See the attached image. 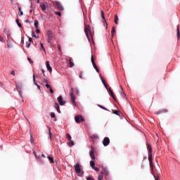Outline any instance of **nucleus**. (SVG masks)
Segmentation results:
<instances>
[{"instance_id":"1","label":"nucleus","mask_w":180,"mask_h":180,"mask_svg":"<svg viewBox=\"0 0 180 180\" xmlns=\"http://www.w3.org/2000/svg\"><path fill=\"white\" fill-rule=\"evenodd\" d=\"M147 149L148 153V161H149V165L151 168V171L154 170V164H153V149L151 148V145L148 144L147 145Z\"/></svg>"},{"instance_id":"2","label":"nucleus","mask_w":180,"mask_h":180,"mask_svg":"<svg viewBox=\"0 0 180 180\" xmlns=\"http://www.w3.org/2000/svg\"><path fill=\"white\" fill-rule=\"evenodd\" d=\"M74 167L77 175H78V176H82V175H84V171L81 169V165H79V163H77Z\"/></svg>"},{"instance_id":"3","label":"nucleus","mask_w":180,"mask_h":180,"mask_svg":"<svg viewBox=\"0 0 180 180\" xmlns=\"http://www.w3.org/2000/svg\"><path fill=\"white\" fill-rule=\"evenodd\" d=\"M101 174H103V177L104 175V179L105 180H108L109 179V175H110V172H109V169H108V167H103V172H101L99 175H101Z\"/></svg>"},{"instance_id":"4","label":"nucleus","mask_w":180,"mask_h":180,"mask_svg":"<svg viewBox=\"0 0 180 180\" xmlns=\"http://www.w3.org/2000/svg\"><path fill=\"white\" fill-rule=\"evenodd\" d=\"M84 32L86 37L89 39V36L92 37V32H91V27L89 25H85L84 26Z\"/></svg>"},{"instance_id":"5","label":"nucleus","mask_w":180,"mask_h":180,"mask_svg":"<svg viewBox=\"0 0 180 180\" xmlns=\"http://www.w3.org/2000/svg\"><path fill=\"white\" fill-rule=\"evenodd\" d=\"M70 101L72 105H76L75 103V96L74 95V88H72L70 91Z\"/></svg>"},{"instance_id":"6","label":"nucleus","mask_w":180,"mask_h":180,"mask_svg":"<svg viewBox=\"0 0 180 180\" xmlns=\"http://www.w3.org/2000/svg\"><path fill=\"white\" fill-rule=\"evenodd\" d=\"M48 43H51V40L54 39V34L51 30L47 31Z\"/></svg>"},{"instance_id":"7","label":"nucleus","mask_w":180,"mask_h":180,"mask_svg":"<svg viewBox=\"0 0 180 180\" xmlns=\"http://www.w3.org/2000/svg\"><path fill=\"white\" fill-rule=\"evenodd\" d=\"M75 120L76 123H81L82 122H85V119L81 115H77L75 117Z\"/></svg>"},{"instance_id":"8","label":"nucleus","mask_w":180,"mask_h":180,"mask_svg":"<svg viewBox=\"0 0 180 180\" xmlns=\"http://www.w3.org/2000/svg\"><path fill=\"white\" fill-rule=\"evenodd\" d=\"M55 5H56V8L58 9V11H64V7H63V6L61 5V3H60L59 1H56Z\"/></svg>"},{"instance_id":"9","label":"nucleus","mask_w":180,"mask_h":180,"mask_svg":"<svg viewBox=\"0 0 180 180\" xmlns=\"http://www.w3.org/2000/svg\"><path fill=\"white\" fill-rule=\"evenodd\" d=\"M89 154L91 160H95V150L94 149V146H91Z\"/></svg>"},{"instance_id":"10","label":"nucleus","mask_w":180,"mask_h":180,"mask_svg":"<svg viewBox=\"0 0 180 180\" xmlns=\"http://www.w3.org/2000/svg\"><path fill=\"white\" fill-rule=\"evenodd\" d=\"M103 144L105 147L109 146V144H110V139H109V138L108 137L104 138L103 141Z\"/></svg>"},{"instance_id":"11","label":"nucleus","mask_w":180,"mask_h":180,"mask_svg":"<svg viewBox=\"0 0 180 180\" xmlns=\"http://www.w3.org/2000/svg\"><path fill=\"white\" fill-rule=\"evenodd\" d=\"M58 101L59 103V105H60V106H64V105H65V101H63V96H59L58 97Z\"/></svg>"},{"instance_id":"12","label":"nucleus","mask_w":180,"mask_h":180,"mask_svg":"<svg viewBox=\"0 0 180 180\" xmlns=\"http://www.w3.org/2000/svg\"><path fill=\"white\" fill-rule=\"evenodd\" d=\"M39 6H40L41 11H43V12L46 13V11H47V6H46V4L44 3L41 2L39 4Z\"/></svg>"},{"instance_id":"13","label":"nucleus","mask_w":180,"mask_h":180,"mask_svg":"<svg viewBox=\"0 0 180 180\" xmlns=\"http://www.w3.org/2000/svg\"><path fill=\"white\" fill-rule=\"evenodd\" d=\"M91 63H92L94 68H95L96 71L97 72H99V69L98 68V66H96V63H95V60H94V56H91Z\"/></svg>"},{"instance_id":"14","label":"nucleus","mask_w":180,"mask_h":180,"mask_svg":"<svg viewBox=\"0 0 180 180\" xmlns=\"http://www.w3.org/2000/svg\"><path fill=\"white\" fill-rule=\"evenodd\" d=\"M46 68L48 71H49V72H51L53 71V69L51 68V66H50V62L46 61Z\"/></svg>"},{"instance_id":"15","label":"nucleus","mask_w":180,"mask_h":180,"mask_svg":"<svg viewBox=\"0 0 180 180\" xmlns=\"http://www.w3.org/2000/svg\"><path fill=\"white\" fill-rule=\"evenodd\" d=\"M108 91L114 101H116V97L115 96V94L113 93V91H112V89L109 88Z\"/></svg>"},{"instance_id":"16","label":"nucleus","mask_w":180,"mask_h":180,"mask_svg":"<svg viewBox=\"0 0 180 180\" xmlns=\"http://www.w3.org/2000/svg\"><path fill=\"white\" fill-rule=\"evenodd\" d=\"M16 89L18 92L19 93V95H20L21 98H23V96H22V87L17 86Z\"/></svg>"},{"instance_id":"17","label":"nucleus","mask_w":180,"mask_h":180,"mask_svg":"<svg viewBox=\"0 0 180 180\" xmlns=\"http://www.w3.org/2000/svg\"><path fill=\"white\" fill-rule=\"evenodd\" d=\"M7 47L8 49H12L13 47V44L12 43V41H8Z\"/></svg>"},{"instance_id":"18","label":"nucleus","mask_w":180,"mask_h":180,"mask_svg":"<svg viewBox=\"0 0 180 180\" xmlns=\"http://www.w3.org/2000/svg\"><path fill=\"white\" fill-rule=\"evenodd\" d=\"M69 64L70 68H72L75 65V64L72 63V58H69Z\"/></svg>"},{"instance_id":"19","label":"nucleus","mask_w":180,"mask_h":180,"mask_svg":"<svg viewBox=\"0 0 180 180\" xmlns=\"http://www.w3.org/2000/svg\"><path fill=\"white\" fill-rule=\"evenodd\" d=\"M118 20H119V18L117 17V15H115V20H114L115 25H119Z\"/></svg>"},{"instance_id":"20","label":"nucleus","mask_w":180,"mask_h":180,"mask_svg":"<svg viewBox=\"0 0 180 180\" xmlns=\"http://www.w3.org/2000/svg\"><path fill=\"white\" fill-rule=\"evenodd\" d=\"M33 81H34V85H37V88H39V89H40V86H39V85L37 84V83H36V76H35L34 75H33Z\"/></svg>"},{"instance_id":"21","label":"nucleus","mask_w":180,"mask_h":180,"mask_svg":"<svg viewBox=\"0 0 180 180\" xmlns=\"http://www.w3.org/2000/svg\"><path fill=\"white\" fill-rule=\"evenodd\" d=\"M48 159H49V160L50 161V162H51V164H54V158H53L51 157V156H48Z\"/></svg>"},{"instance_id":"22","label":"nucleus","mask_w":180,"mask_h":180,"mask_svg":"<svg viewBox=\"0 0 180 180\" xmlns=\"http://www.w3.org/2000/svg\"><path fill=\"white\" fill-rule=\"evenodd\" d=\"M34 25V27L36 29H39V21L38 20H35Z\"/></svg>"},{"instance_id":"23","label":"nucleus","mask_w":180,"mask_h":180,"mask_svg":"<svg viewBox=\"0 0 180 180\" xmlns=\"http://www.w3.org/2000/svg\"><path fill=\"white\" fill-rule=\"evenodd\" d=\"M103 179V173H101L100 175L98 176V180H102Z\"/></svg>"},{"instance_id":"24","label":"nucleus","mask_w":180,"mask_h":180,"mask_svg":"<svg viewBox=\"0 0 180 180\" xmlns=\"http://www.w3.org/2000/svg\"><path fill=\"white\" fill-rule=\"evenodd\" d=\"M90 167H91V168L95 167V161L94 160L90 161Z\"/></svg>"},{"instance_id":"25","label":"nucleus","mask_w":180,"mask_h":180,"mask_svg":"<svg viewBox=\"0 0 180 180\" xmlns=\"http://www.w3.org/2000/svg\"><path fill=\"white\" fill-rule=\"evenodd\" d=\"M101 18L105 22H106V20L105 19V12L103 11H101Z\"/></svg>"},{"instance_id":"26","label":"nucleus","mask_w":180,"mask_h":180,"mask_svg":"<svg viewBox=\"0 0 180 180\" xmlns=\"http://www.w3.org/2000/svg\"><path fill=\"white\" fill-rule=\"evenodd\" d=\"M180 33H179V27H177V39L179 40Z\"/></svg>"},{"instance_id":"27","label":"nucleus","mask_w":180,"mask_h":180,"mask_svg":"<svg viewBox=\"0 0 180 180\" xmlns=\"http://www.w3.org/2000/svg\"><path fill=\"white\" fill-rule=\"evenodd\" d=\"M15 22H16V23H17L18 27H22V24H20V22H19V19H17V20H15Z\"/></svg>"},{"instance_id":"28","label":"nucleus","mask_w":180,"mask_h":180,"mask_svg":"<svg viewBox=\"0 0 180 180\" xmlns=\"http://www.w3.org/2000/svg\"><path fill=\"white\" fill-rule=\"evenodd\" d=\"M30 141L32 144L34 143V139H33V136H32V134H30Z\"/></svg>"},{"instance_id":"29","label":"nucleus","mask_w":180,"mask_h":180,"mask_svg":"<svg viewBox=\"0 0 180 180\" xmlns=\"http://www.w3.org/2000/svg\"><path fill=\"white\" fill-rule=\"evenodd\" d=\"M111 33H112V36H113L114 34L116 33V30H115V27H112V30H111Z\"/></svg>"},{"instance_id":"30","label":"nucleus","mask_w":180,"mask_h":180,"mask_svg":"<svg viewBox=\"0 0 180 180\" xmlns=\"http://www.w3.org/2000/svg\"><path fill=\"white\" fill-rule=\"evenodd\" d=\"M74 142H73V141H70V142L68 143V146H69V147H72V146H74Z\"/></svg>"},{"instance_id":"31","label":"nucleus","mask_w":180,"mask_h":180,"mask_svg":"<svg viewBox=\"0 0 180 180\" xmlns=\"http://www.w3.org/2000/svg\"><path fill=\"white\" fill-rule=\"evenodd\" d=\"M66 137H67V139H68V140H70V141H71L72 138H71V135H70V134H67Z\"/></svg>"},{"instance_id":"32","label":"nucleus","mask_w":180,"mask_h":180,"mask_svg":"<svg viewBox=\"0 0 180 180\" xmlns=\"http://www.w3.org/2000/svg\"><path fill=\"white\" fill-rule=\"evenodd\" d=\"M55 13L59 16V18H61V12H58V11H55Z\"/></svg>"},{"instance_id":"33","label":"nucleus","mask_w":180,"mask_h":180,"mask_svg":"<svg viewBox=\"0 0 180 180\" xmlns=\"http://www.w3.org/2000/svg\"><path fill=\"white\" fill-rule=\"evenodd\" d=\"M113 113H114V115H116L117 116H119V115H120L119 110H115V111L113 112Z\"/></svg>"},{"instance_id":"34","label":"nucleus","mask_w":180,"mask_h":180,"mask_svg":"<svg viewBox=\"0 0 180 180\" xmlns=\"http://www.w3.org/2000/svg\"><path fill=\"white\" fill-rule=\"evenodd\" d=\"M32 44H30V42H26V47L27 49H29L30 47Z\"/></svg>"},{"instance_id":"35","label":"nucleus","mask_w":180,"mask_h":180,"mask_svg":"<svg viewBox=\"0 0 180 180\" xmlns=\"http://www.w3.org/2000/svg\"><path fill=\"white\" fill-rule=\"evenodd\" d=\"M49 138H50V140H51V128H49Z\"/></svg>"},{"instance_id":"36","label":"nucleus","mask_w":180,"mask_h":180,"mask_svg":"<svg viewBox=\"0 0 180 180\" xmlns=\"http://www.w3.org/2000/svg\"><path fill=\"white\" fill-rule=\"evenodd\" d=\"M43 81L45 84H49V79H47V78H44Z\"/></svg>"},{"instance_id":"37","label":"nucleus","mask_w":180,"mask_h":180,"mask_svg":"<svg viewBox=\"0 0 180 180\" xmlns=\"http://www.w3.org/2000/svg\"><path fill=\"white\" fill-rule=\"evenodd\" d=\"M32 37H35L36 39H39V36H36V34H34V32H32Z\"/></svg>"},{"instance_id":"38","label":"nucleus","mask_w":180,"mask_h":180,"mask_svg":"<svg viewBox=\"0 0 180 180\" xmlns=\"http://www.w3.org/2000/svg\"><path fill=\"white\" fill-rule=\"evenodd\" d=\"M79 78H81V79H82L84 77H83V73L82 72H81L79 75Z\"/></svg>"},{"instance_id":"39","label":"nucleus","mask_w":180,"mask_h":180,"mask_svg":"<svg viewBox=\"0 0 180 180\" xmlns=\"http://www.w3.org/2000/svg\"><path fill=\"white\" fill-rule=\"evenodd\" d=\"M92 169H94V171H96V172H99V168L98 167H93Z\"/></svg>"},{"instance_id":"40","label":"nucleus","mask_w":180,"mask_h":180,"mask_svg":"<svg viewBox=\"0 0 180 180\" xmlns=\"http://www.w3.org/2000/svg\"><path fill=\"white\" fill-rule=\"evenodd\" d=\"M33 154H34L35 158H36L37 160H39V156H37V154L36 153V152H33Z\"/></svg>"},{"instance_id":"41","label":"nucleus","mask_w":180,"mask_h":180,"mask_svg":"<svg viewBox=\"0 0 180 180\" xmlns=\"http://www.w3.org/2000/svg\"><path fill=\"white\" fill-rule=\"evenodd\" d=\"M75 94L76 95H79V90H78V89H75Z\"/></svg>"},{"instance_id":"42","label":"nucleus","mask_w":180,"mask_h":180,"mask_svg":"<svg viewBox=\"0 0 180 180\" xmlns=\"http://www.w3.org/2000/svg\"><path fill=\"white\" fill-rule=\"evenodd\" d=\"M45 86L47 88V89H50V88H51V86H50V84H47L45 85Z\"/></svg>"},{"instance_id":"43","label":"nucleus","mask_w":180,"mask_h":180,"mask_svg":"<svg viewBox=\"0 0 180 180\" xmlns=\"http://www.w3.org/2000/svg\"><path fill=\"white\" fill-rule=\"evenodd\" d=\"M86 180H95L92 176L86 177Z\"/></svg>"},{"instance_id":"44","label":"nucleus","mask_w":180,"mask_h":180,"mask_svg":"<svg viewBox=\"0 0 180 180\" xmlns=\"http://www.w3.org/2000/svg\"><path fill=\"white\" fill-rule=\"evenodd\" d=\"M19 11L20 12V16H23V11H22L21 8H19Z\"/></svg>"},{"instance_id":"45","label":"nucleus","mask_w":180,"mask_h":180,"mask_svg":"<svg viewBox=\"0 0 180 180\" xmlns=\"http://www.w3.org/2000/svg\"><path fill=\"white\" fill-rule=\"evenodd\" d=\"M51 117H53V118H55L56 117V114L54 112H51Z\"/></svg>"},{"instance_id":"46","label":"nucleus","mask_w":180,"mask_h":180,"mask_svg":"<svg viewBox=\"0 0 180 180\" xmlns=\"http://www.w3.org/2000/svg\"><path fill=\"white\" fill-rule=\"evenodd\" d=\"M60 107V105H58V103H56L55 104H54V108H59Z\"/></svg>"},{"instance_id":"47","label":"nucleus","mask_w":180,"mask_h":180,"mask_svg":"<svg viewBox=\"0 0 180 180\" xmlns=\"http://www.w3.org/2000/svg\"><path fill=\"white\" fill-rule=\"evenodd\" d=\"M27 60L29 61V63H30V64H33V61H32V59L30 58H27Z\"/></svg>"},{"instance_id":"48","label":"nucleus","mask_w":180,"mask_h":180,"mask_svg":"<svg viewBox=\"0 0 180 180\" xmlns=\"http://www.w3.org/2000/svg\"><path fill=\"white\" fill-rule=\"evenodd\" d=\"M49 91H50L51 94H54V91L53 90V89L51 87L49 88Z\"/></svg>"},{"instance_id":"49","label":"nucleus","mask_w":180,"mask_h":180,"mask_svg":"<svg viewBox=\"0 0 180 180\" xmlns=\"http://www.w3.org/2000/svg\"><path fill=\"white\" fill-rule=\"evenodd\" d=\"M41 47L42 50H44V51H46V49H44V46L43 45L42 43H41Z\"/></svg>"},{"instance_id":"50","label":"nucleus","mask_w":180,"mask_h":180,"mask_svg":"<svg viewBox=\"0 0 180 180\" xmlns=\"http://www.w3.org/2000/svg\"><path fill=\"white\" fill-rule=\"evenodd\" d=\"M104 86H105V89H107V90L108 89V88H109V85H108V84H106V83L104 84Z\"/></svg>"},{"instance_id":"51","label":"nucleus","mask_w":180,"mask_h":180,"mask_svg":"<svg viewBox=\"0 0 180 180\" xmlns=\"http://www.w3.org/2000/svg\"><path fill=\"white\" fill-rule=\"evenodd\" d=\"M58 51L61 52V46L60 44H58Z\"/></svg>"},{"instance_id":"52","label":"nucleus","mask_w":180,"mask_h":180,"mask_svg":"<svg viewBox=\"0 0 180 180\" xmlns=\"http://www.w3.org/2000/svg\"><path fill=\"white\" fill-rule=\"evenodd\" d=\"M101 81H102L103 85H105V84H106V82H105V79H103L102 77H101Z\"/></svg>"},{"instance_id":"53","label":"nucleus","mask_w":180,"mask_h":180,"mask_svg":"<svg viewBox=\"0 0 180 180\" xmlns=\"http://www.w3.org/2000/svg\"><path fill=\"white\" fill-rule=\"evenodd\" d=\"M56 110H57L58 113H61V111L60 110V107L56 108Z\"/></svg>"},{"instance_id":"54","label":"nucleus","mask_w":180,"mask_h":180,"mask_svg":"<svg viewBox=\"0 0 180 180\" xmlns=\"http://www.w3.org/2000/svg\"><path fill=\"white\" fill-rule=\"evenodd\" d=\"M15 70H12V71H11V75H15Z\"/></svg>"},{"instance_id":"55","label":"nucleus","mask_w":180,"mask_h":180,"mask_svg":"<svg viewBox=\"0 0 180 180\" xmlns=\"http://www.w3.org/2000/svg\"><path fill=\"white\" fill-rule=\"evenodd\" d=\"M36 33H40V30L37 29L36 30Z\"/></svg>"},{"instance_id":"56","label":"nucleus","mask_w":180,"mask_h":180,"mask_svg":"<svg viewBox=\"0 0 180 180\" xmlns=\"http://www.w3.org/2000/svg\"><path fill=\"white\" fill-rule=\"evenodd\" d=\"M0 41H4V38L2 37H0Z\"/></svg>"},{"instance_id":"57","label":"nucleus","mask_w":180,"mask_h":180,"mask_svg":"<svg viewBox=\"0 0 180 180\" xmlns=\"http://www.w3.org/2000/svg\"><path fill=\"white\" fill-rule=\"evenodd\" d=\"M32 38H29V42H30V43H32Z\"/></svg>"},{"instance_id":"58","label":"nucleus","mask_w":180,"mask_h":180,"mask_svg":"<svg viewBox=\"0 0 180 180\" xmlns=\"http://www.w3.org/2000/svg\"><path fill=\"white\" fill-rule=\"evenodd\" d=\"M41 72H42L43 74H44V77H46V75L44 74V70H42Z\"/></svg>"},{"instance_id":"59","label":"nucleus","mask_w":180,"mask_h":180,"mask_svg":"<svg viewBox=\"0 0 180 180\" xmlns=\"http://www.w3.org/2000/svg\"><path fill=\"white\" fill-rule=\"evenodd\" d=\"M154 178L155 180H158V178H157V176L155 175H154Z\"/></svg>"},{"instance_id":"60","label":"nucleus","mask_w":180,"mask_h":180,"mask_svg":"<svg viewBox=\"0 0 180 180\" xmlns=\"http://www.w3.org/2000/svg\"><path fill=\"white\" fill-rule=\"evenodd\" d=\"M99 106V108H101V109H105V108H103V106H101V105H98Z\"/></svg>"},{"instance_id":"61","label":"nucleus","mask_w":180,"mask_h":180,"mask_svg":"<svg viewBox=\"0 0 180 180\" xmlns=\"http://www.w3.org/2000/svg\"><path fill=\"white\" fill-rule=\"evenodd\" d=\"M44 158H46V155L44 154L41 155Z\"/></svg>"},{"instance_id":"62","label":"nucleus","mask_w":180,"mask_h":180,"mask_svg":"<svg viewBox=\"0 0 180 180\" xmlns=\"http://www.w3.org/2000/svg\"><path fill=\"white\" fill-rule=\"evenodd\" d=\"M37 4H39V5H40V4H41V3H40V0H37Z\"/></svg>"},{"instance_id":"63","label":"nucleus","mask_w":180,"mask_h":180,"mask_svg":"<svg viewBox=\"0 0 180 180\" xmlns=\"http://www.w3.org/2000/svg\"><path fill=\"white\" fill-rule=\"evenodd\" d=\"M22 42L25 43V40L23 39V38H22Z\"/></svg>"},{"instance_id":"64","label":"nucleus","mask_w":180,"mask_h":180,"mask_svg":"<svg viewBox=\"0 0 180 180\" xmlns=\"http://www.w3.org/2000/svg\"><path fill=\"white\" fill-rule=\"evenodd\" d=\"M163 112H167V110H164Z\"/></svg>"}]
</instances>
